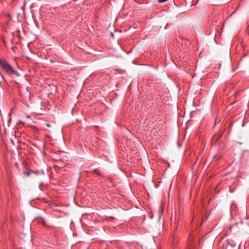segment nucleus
<instances>
[{"label": "nucleus", "mask_w": 249, "mask_h": 249, "mask_svg": "<svg viewBox=\"0 0 249 249\" xmlns=\"http://www.w3.org/2000/svg\"><path fill=\"white\" fill-rule=\"evenodd\" d=\"M0 65L8 74L12 75L14 74L18 76L19 74L18 72L16 71L6 60L0 59Z\"/></svg>", "instance_id": "f257e3e1"}, {"label": "nucleus", "mask_w": 249, "mask_h": 249, "mask_svg": "<svg viewBox=\"0 0 249 249\" xmlns=\"http://www.w3.org/2000/svg\"><path fill=\"white\" fill-rule=\"evenodd\" d=\"M236 207L234 206V213H235V211H236Z\"/></svg>", "instance_id": "423d86ee"}, {"label": "nucleus", "mask_w": 249, "mask_h": 249, "mask_svg": "<svg viewBox=\"0 0 249 249\" xmlns=\"http://www.w3.org/2000/svg\"><path fill=\"white\" fill-rule=\"evenodd\" d=\"M231 228H232V227H231H231H230V229H231Z\"/></svg>", "instance_id": "1a4fd4ad"}, {"label": "nucleus", "mask_w": 249, "mask_h": 249, "mask_svg": "<svg viewBox=\"0 0 249 249\" xmlns=\"http://www.w3.org/2000/svg\"><path fill=\"white\" fill-rule=\"evenodd\" d=\"M220 138V135H214L212 138V142L213 143V144L215 146L219 145V142L218 140L219 138Z\"/></svg>", "instance_id": "f03ea898"}, {"label": "nucleus", "mask_w": 249, "mask_h": 249, "mask_svg": "<svg viewBox=\"0 0 249 249\" xmlns=\"http://www.w3.org/2000/svg\"><path fill=\"white\" fill-rule=\"evenodd\" d=\"M25 4H26V2H25V1H24V5H23V6H25Z\"/></svg>", "instance_id": "0eeeda50"}, {"label": "nucleus", "mask_w": 249, "mask_h": 249, "mask_svg": "<svg viewBox=\"0 0 249 249\" xmlns=\"http://www.w3.org/2000/svg\"><path fill=\"white\" fill-rule=\"evenodd\" d=\"M26 117L27 118H29V119L30 118V117L29 115H27V116H26Z\"/></svg>", "instance_id": "39448f33"}, {"label": "nucleus", "mask_w": 249, "mask_h": 249, "mask_svg": "<svg viewBox=\"0 0 249 249\" xmlns=\"http://www.w3.org/2000/svg\"><path fill=\"white\" fill-rule=\"evenodd\" d=\"M233 102H232V103H231V105H233Z\"/></svg>", "instance_id": "6e6552de"}, {"label": "nucleus", "mask_w": 249, "mask_h": 249, "mask_svg": "<svg viewBox=\"0 0 249 249\" xmlns=\"http://www.w3.org/2000/svg\"><path fill=\"white\" fill-rule=\"evenodd\" d=\"M45 125L48 127H50L51 126V125L49 123H46Z\"/></svg>", "instance_id": "20e7f679"}, {"label": "nucleus", "mask_w": 249, "mask_h": 249, "mask_svg": "<svg viewBox=\"0 0 249 249\" xmlns=\"http://www.w3.org/2000/svg\"><path fill=\"white\" fill-rule=\"evenodd\" d=\"M168 0H158V2L159 3H162V2H164L166 1H167Z\"/></svg>", "instance_id": "7ed1b4c3"}]
</instances>
